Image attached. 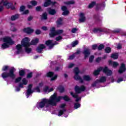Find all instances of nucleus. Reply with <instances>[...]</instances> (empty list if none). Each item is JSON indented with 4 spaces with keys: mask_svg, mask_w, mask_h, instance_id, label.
Segmentation results:
<instances>
[{
    "mask_svg": "<svg viewBox=\"0 0 126 126\" xmlns=\"http://www.w3.org/2000/svg\"><path fill=\"white\" fill-rule=\"evenodd\" d=\"M62 99H63L64 101H69L70 99L68 96L65 95L64 96H57V93H54L52 95L49 99L47 98H43L41 100V102H37L36 107L38 109H42L45 107L47 108L49 107V105L51 106H56L57 103L60 102Z\"/></svg>",
    "mask_w": 126,
    "mask_h": 126,
    "instance_id": "f257e3e1",
    "label": "nucleus"
},
{
    "mask_svg": "<svg viewBox=\"0 0 126 126\" xmlns=\"http://www.w3.org/2000/svg\"><path fill=\"white\" fill-rule=\"evenodd\" d=\"M73 72L74 73V79H75V80H79L81 82H83V80H85V81H90L91 80V77H90V76L89 75H85L83 76V79L78 75V74L79 73V69H78V68L76 67L74 69Z\"/></svg>",
    "mask_w": 126,
    "mask_h": 126,
    "instance_id": "f03ea898",
    "label": "nucleus"
},
{
    "mask_svg": "<svg viewBox=\"0 0 126 126\" xmlns=\"http://www.w3.org/2000/svg\"><path fill=\"white\" fill-rule=\"evenodd\" d=\"M101 70H103V72L105 73L107 76H111L113 74V71L111 70H110L108 68V67H105L104 68H103L102 67H100L98 68H97V70H94V75H98L99 73H100V71H101Z\"/></svg>",
    "mask_w": 126,
    "mask_h": 126,
    "instance_id": "7ed1b4c3",
    "label": "nucleus"
},
{
    "mask_svg": "<svg viewBox=\"0 0 126 126\" xmlns=\"http://www.w3.org/2000/svg\"><path fill=\"white\" fill-rule=\"evenodd\" d=\"M29 42H30V39L28 37H25L21 41L22 46L25 48L26 52V53H28V54L31 53L32 51L31 48H28L30 45H31Z\"/></svg>",
    "mask_w": 126,
    "mask_h": 126,
    "instance_id": "20e7f679",
    "label": "nucleus"
},
{
    "mask_svg": "<svg viewBox=\"0 0 126 126\" xmlns=\"http://www.w3.org/2000/svg\"><path fill=\"white\" fill-rule=\"evenodd\" d=\"M3 41L6 43L2 44V49H7V48L9 47L10 45H13V44H14V41H12L10 37L7 36L3 38Z\"/></svg>",
    "mask_w": 126,
    "mask_h": 126,
    "instance_id": "39448f33",
    "label": "nucleus"
},
{
    "mask_svg": "<svg viewBox=\"0 0 126 126\" xmlns=\"http://www.w3.org/2000/svg\"><path fill=\"white\" fill-rule=\"evenodd\" d=\"M14 71H15V68L14 67H12L9 70V72H3L1 74V76L3 79L4 78H7V77H11V78H15V75H14Z\"/></svg>",
    "mask_w": 126,
    "mask_h": 126,
    "instance_id": "423d86ee",
    "label": "nucleus"
},
{
    "mask_svg": "<svg viewBox=\"0 0 126 126\" xmlns=\"http://www.w3.org/2000/svg\"><path fill=\"white\" fill-rule=\"evenodd\" d=\"M43 86V83H40L38 85V87H36L35 89V91L31 90L32 88V85H29L28 87V89L27 91V98H28L33 92H40V87Z\"/></svg>",
    "mask_w": 126,
    "mask_h": 126,
    "instance_id": "0eeeda50",
    "label": "nucleus"
},
{
    "mask_svg": "<svg viewBox=\"0 0 126 126\" xmlns=\"http://www.w3.org/2000/svg\"><path fill=\"white\" fill-rule=\"evenodd\" d=\"M63 32V31L62 30L56 31L55 27H52L50 29V33H49V35L50 37H55V36H57V35H60V34H62Z\"/></svg>",
    "mask_w": 126,
    "mask_h": 126,
    "instance_id": "6e6552de",
    "label": "nucleus"
},
{
    "mask_svg": "<svg viewBox=\"0 0 126 126\" xmlns=\"http://www.w3.org/2000/svg\"><path fill=\"white\" fill-rule=\"evenodd\" d=\"M2 2H3V5L6 6L7 8H11V9H14V7L12 6V3H9L6 0H2Z\"/></svg>",
    "mask_w": 126,
    "mask_h": 126,
    "instance_id": "1a4fd4ad",
    "label": "nucleus"
},
{
    "mask_svg": "<svg viewBox=\"0 0 126 126\" xmlns=\"http://www.w3.org/2000/svg\"><path fill=\"white\" fill-rule=\"evenodd\" d=\"M85 90V87L82 86L81 87L76 86L75 88V91L76 93H81V92Z\"/></svg>",
    "mask_w": 126,
    "mask_h": 126,
    "instance_id": "9d476101",
    "label": "nucleus"
},
{
    "mask_svg": "<svg viewBox=\"0 0 126 126\" xmlns=\"http://www.w3.org/2000/svg\"><path fill=\"white\" fill-rule=\"evenodd\" d=\"M47 46H48L50 49H52L55 45H57V43H53V40H49L47 41L45 43Z\"/></svg>",
    "mask_w": 126,
    "mask_h": 126,
    "instance_id": "9b49d317",
    "label": "nucleus"
},
{
    "mask_svg": "<svg viewBox=\"0 0 126 126\" xmlns=\"http://www.w3.org/2000/svg\"><path fill=\"white\" fill-rule=\"evenodd\" d=\"M54 91V88H49V87L46 86L43 88V92L44 93H49V92H52Z\"/></svg>",
    "mask_w": 126,
    "mask_h": 126,
    "instance_id": "f8f14e48",
    "label": "nucleus"
},
{
    "mask_svg": "<svg viewBox=\"0 0 126 126\" xmlns=\"http://www.w3.org/2000/svg\"><path fill=\"white\" fill-rule=\"evenodd\" d=\"M83 54H84L85 56V59L88 58V57H89L90 55V49L88 48L85 49L83 52Z\"/></svg>",
    "mask_w": 126,
    "mask_h": 126,
    "instance_id": "ddd939ff",
    "label": "nucleus"
},
{
    "mask_svg": "<svg viewBox=\"0 0 126 126\" xmlns=\"http://www.w3.org/2000/svg\"><path fill=\"white\" fill-rule=\"evenodd\" d=\"M62 10H63V15H67L69 13V11L67 10V9L65 6H63L62 7Z\"/></svg>",
    "mask_w": 126,
    "mask_h": 126,
    "instance_id": "4468645a",
    "label": "nucleus"
},
{
    "mask_svg": "<svg viewBox=\"0 0 126 126\" xmlns=\"http://www.w3.org/2000/svg\"><path fill=\"white\" fill-rule=\"evenodd\" d=\"M24 32L27 33V34H31L34 32V30L30 28H26L23 29Z\"/></svg>",
    "mask_w": 126,
    "mask_h": 126,
    "instance_id": "2eb2a0df",
    "label": "nucleus"
},
{
    "mask_svg": "<svg viewBox=\"0 0 126 126\" xmlns=\"http://www.w3.org/2000/svg\"><path fill=\"white\" fill-rule=\"evenodd\" d=\"M46 47L44 44H40L39 46L37 47L36 51L37 53H42V51H43V49H45Z\"/></svg>",
    "mask_w": 126,
    "mask_h": 126,
    "instance_id": "dca6fc26",
    "label": "nucleus"
},
{
    "mask_svg": "<svg viewBox=\"0 0 126 126\" xmlns=\"http://www.w3.org/2000/svg\"><path fill=\"white\" fill-rule=\"evenodd\" d=\"M126 71V65L124 63L121 64V66L119 70V73H123Z\"/></svg>",
    "mask_w": 126,
    "mask_h": 126,
    "instance_id": "f3484780",
    "label": "nucleus"
},
{
    "mask_svg": "<svg viewBox=\"0 0 126 126\" xmlns=\"http://www.w3.org/2000/svg\"><path fill=\"white\" fill-rule=\"evenodd\" d=\"M80 18L79 19V22H84L86 20L85 16H84V13H80Z\"/></svg>",
    "mask_w": 126,
    "mask_h": 126,
    "instance_id": "a211bd4d",
    "label": "nucleus"
},
{
    "mask_svg": "<svg viewBox=\"0 0 126 126\" xmlns=\"http://www.w3.org/2000/svg\"><path fill=\"white\" fill-rule=\"evenodd\" d=\"M106 80H107V77L105 76H102L100 78L99 80H96V83H98V82H106Z\"/></svg>",
    "mask_w": 126,
    "mask_h": 126,
    "instance_id": "6ab92c4d",
    "label": "nucleus"
},
{
    "mask_svg": "<svg viewBox=\"0 0 126 126\" xmlns=\"http://www.w3.org/2000/svg\"><path fill=\"white\" fill-rule=\"evenodd\" d=\"M109 64H111V65H112L113 67H117V66H119V64L118 63V62L109 61Z\"/></svg>",
    "mask_w": 126,
    "mask_h": 126,
    "instance_id": "aec40b11",
    "label": "nucleus"
},
{
    "mask_svg": "<svg viewBox=\"0 0 126 126\" xmlns=\"http://www.w3.org/2000/svg\"><path fill=\"white\" fill-rule=\"evenodd\" d=\"M17 54H20L22 52V46L20 44L17 45L16 46Z\"/></svg>",
    "mask_w": 126,
    "mask_h": 126,
    "instance_id": "412c9836",
    "label": "nucleus"
},
{
    "mask_svg": "<svg viewBox=\"0 0 126 126\" xmlns=\"http://www.w3.org/2000/svg\"><path fill=\"white\" fill-rule=\"evenodd\" d=\"M70 94L71 95H72V97H73V98H76V102H78V101H79V100H80L81 99V98L80 97H78V95L77 94H73V93L72 92L70 93Z\"/></svg>",
    "mask_w": 126,
    "mask_h": 126,
    "instance_id": "4be33fe9",
    "label": "nucleus"
},
{
    "mask_svg": "<svg viewBox=\"0 0 126 126\" xmlns=\"http://www.w3.org/2000/svg\"><path fill=\"white\" fill-rule=\"evenodd\" d=\"M52 3V1L51 0H45V2H44V6L45 7H47V6H49V5H50Z\"/></svg>",
    "mask_w": 126,
    "mask_h": 126,
    "instance_id": "5701e85b",
    "label": "nucleus"
},
{
    "mask_svg": "<svg viewBox=\"0 0 126 126\" xmlns=\"http://www.w3.org/2000/svg\"><path fill=\"white\" fill-rule=\"evenodd\" d=\"M39 42V39L34 38L31 41V45H36V44H38Z\"/></svg>",
    "mask_w": 126,
    "mask_h": 126,
    "instance_id": "b1692460",
    "label": "nucleus"
},
{
    "mask_svg": "<svg viewBox=\"0 0 126 126\" xmlns=\"http://www.w3.org/2000/svg\"><path fill=\"white\" fill-rule=\"evenodd\" d=\"M48 12L49 14H51L52 15L56 14V10H55V9L49 8L48 9Z\"/></svg>",
    "mask_w": 126,
    "mask_h": 126,
    "instance_id": "393cba45",
    "label": "nucleus"
},
{
    "mask_svg": "<svg viewBox=\"0 0 126 126\" xmlns=\"http://www.w3.org/2000/svg\"><path fill=\"white\" fill-rule=\"evenodd\" d=\"M112 59H113L114 60H117L118 58H119V54L118 53H114L112 54L111 55Z\"/></svg>",
    "mask_w": 126,
    "mask_h": 126,
    "instance_id": "a878e982",
    "label": "nucleus"
},
{
    "mask_svg": "<svg viewBox=\"0 0 126 126\" xmlns=\"http://www.w3.org/2000/svg\"><path fill=\"white\" fill-rule=\"evenodd\" d=\"M19 17V15L16 14L15 15L12 16L11 17V20H12V21L16 20V19H18Z\"/></svg>",
    "mask_w": 126,
    "mask_h": 126,
    "instance_id": "bb28decb",
    "label": "nucleus"
},
{
    "mask_svg": "<svg viewBox=\"0 0 126 126\" xmlns=\"http://www.w3.org/2000/svg\"><path fill=\"white\" fill-rule=\"evenodd\" d=\"M63 18H60L57 22V26H60V25H62L63 24Z\"/></svg>",
    "mask_w": 126,
    "mask_h": 126,
    "instance_id": "cd10ccee",
    "label": "nucleus"
},
{
    "mask_svg": "<svg viewBox=\"0 0 126 126\" xmlns=\"http://www.w3.org/2000/svg\"><path fill=\"white\" fill-rule=\"evenodd\" d=\"M96 5V2H92L91 3L89 4L88 7L89 8H92V7H94Z\"/></svg>",
    "mask_w": 126,
    "mask_h": 126,
    "instance_id": "c85d7f7f",
    "label": "nucleus"
},
{
    "mask_svg": "<svg viewBox=\"0 0 126 126\" xmlns=\"http://www.w3.org/2000/svg\"><path fill=\"white\" fill-rule=\"evenodd\" d=\"M58 89H59L60 92H61V93L63 92V91H64V89H63V86H59L58 87Z\"/></svg>",
    "mask_w": 126,
    "mask_h": 126,
    "instance_id": "c756f323",
    "label": "nucleus"
},
{
    "mask_svg": "<svg viewBox=\"0 0 126 126\" xmlns=\"http://www.w3.org/2000/svg\"><path fill=\"white\" fill-rule=\"evenodd\" d=\"M65 4H74V1L73 0H72L71 1H69L68 2H65Z\"/></svg>",
    "mask_w": 126,
    "mask_h": 126,
    "instance_id": "7c9ffc66",
    "label": "nucleus"
},
{
    "mask_svg": "<svg viewBox=\"0 0 126 126\" xmlns=\"http://www.w3.org/2000/svg\"><path fill=\"white\" fill-rule=\"evenodd\" d=\"M102 32V31L98 29H94L93 30V32H94V33H98V32Z\"/></svg>",
    "mask_w": 126,
    "mask_h": 126,
    "instance_id": "2f4dec72",
    "label": "nucleus"
},
{
    "mask_svg": "<svg viewBox=\"0 0 126 126\" xmlns=\"http://www.w3.org/2000/svg\"><path fill=\"white\" fill-rule=\"evenodd\" d=\"M46 75L48 77H52L54 75V73L53 72H49L47 73Z\"/></svg>",
    "mask_w": 126,
    "mask_h": 126,
    "instance_id": "473e14b6",
    "label": "nucleus"
},
{
    "mask_svg": "<svg viewBox=\"0 0 126 126\" xmlns=\"http://www.w3.org/2000/svg\"><path fill=\"white\" fill-rule=\"evenodd\" d=\"M79 107H80V104H79V103H76L74 104V109H78Z\"/></svg>",
    "mask_w": 126,
    "mask_h": 126,
    "instance_id": "72a5a7b5",
    "label": "nucleus"
},
{
    "mask_svg": "<svg viewBox=\"0 0 126 126\" xmlns=\"http://www.w3.org/2000/svg\"><path fill=\"white\" fill-rule=\"evenodd\" d=\"M95 57L93 55H92L89 58V62L90 63H92L93 62V60H94Z\"/></svg>",
    "mask_w": 126,
    "mask_h": 126,
    "instance_id": "f704fd0d",
    "label": "nucleus"
},
{
    "mask_svg": "<svg viewBox=\"0 0 126 126\" xmlns=\"http://www.w3.org/2000/svg\"><path fill=\"white\" fill-rule=\"evenodd\" d=\"M77 44H78V41H75L72 43L71 46H72V47H75L76 46V45H77Z\"/></svg>",
    "mask_w": 126,
    "mask_h": 126,
    "instance_id": "c9c22d12",
    "label": "nucleus"
},
{
    "mask_svg": "<svg viewBox=\"0 0 126 126\" xmlns=\"http://www.w3.org/2000/svg\"><path fill=\"white\" fill-rule=\"evenodd\" d=\"M22 82H23V85H26V84H27L28 81H27V80H26V79H23L22 80Z\"/></svg>",
    "mask_w": 126,
    "mask_h": 126,
    "instance_id": "e433bc0d",
    "label": "nucleus"
},
{
    "mask_svg": "<svg viewBox=\"0 0 126 126\" xmlns=\"http://www.w3.org/2000/svg\"><path fill=\"white\" fill-rule=\"evenodd\" d=\"M2 5H3V3L2 2V1L0 2V11H2V10L3 9V6H2Z\"/></svg>",
    "mask_w": 126,
    "mask_h": 126,
    "instance_id": "4c0bfd02",
    "label": "nucleus"
},
{
    "mask_svg": "<svg viewBox=\"0 0 126 126\" xmlns=\"http://www.w3.org/2000/svg\"><path fill=\"white\" fill-rule=\"evenodd\" d=\"M104 48H105V46H104V45L100 44L98 47V50H103Z\"/></svg>",
    "mask_w": 126,
    "mask_h": 126,
    "instance_id": "58836bf2",
    "label": "nucleus"
},
{
    "mask_svg": "<svg viewBox=\"0 0 126 126\" xmlns=\"http://www.w3.org/2000/svg\"><path fill=\"white\" fill-rule=\"evenodd\" d=\"M65 111V110H60L59 113H58L59 117H61V116H62V115H63V112H64Z\"/></svg>",
    "mask_w": 126,
    "mask_h": 126,
    "instance_id": "ea45409f",
    "label": "nucleus"
},
{
    "mask_svg": "<svg viewBox=\"0 0 126 126\" xmlns=\"http://www.w3.org/2000/svg\"><path fill=\"white\" fill-rule=\"evenodd\" d=\"M41 18L42 19H44V20L47 19V14L46 13H43L42 14Z\"/></svg>",
    "mask_w": 126,
    "mask_h": 126,
    "instance_id": "a19ab883",
    "label": "nucleus"
},
{
    "mask_svg": "<svg viewBox=\"0 0 126 126\" xmlns=\"http://www.w3.org/2000/svg\"><path fill=\"white\" fill-rule=\"evenodd\" d=\"M111 51H112V49H111V48L107 47L106 49H105V52L106 53H110Z\"/></svg>",
    "mask_w": 126,
    "mask_h": 126,
    "instance_id": "79ce46f5",
    "label": "nucleus"
},
{
    "mask_svg": "<svg viewBox=\"0 0 126 126\" xmlns=\"http://www.w3.org/2000/svg\"><path fill=\"white\" fill-rule=\"evenodd\" d=\"M31 3L33 6H35V5H37V1H35V0H32V1H31Z\"/></svg>",
    "mask_w": 126,
    "mask_h": 126,
    "instance_id": "37998d69",
    "label": "nucleus"
},
{
    "mask_svg": "<svg viewBox=\"0 0 126 126\" xmlns=\"http://www.w3.org/2000/svg\"><path fill=\"white\" fill-rule=\"evenodd\" d=\"M20 81H21V77L17 78L15 80V83H18V82H20Z\"/></svg>",
    "mask_w": 126,
    "mask_h": 126,
    "instance_id": "c03bdc74",
    "label": "nucleus"
},
{
    "mask_svg": "<svg viewBox=\"0 0 126 126\" xmlns=\"http://www.w3.org/2000/svg\"><path fill=\"white\" fill-rule=\"evenodd\" d=\"M24 70H21L19 71V75H20V76H23V75H24Z\"/></svg>",
    "mask_w": 126,
    "mask_h": 126,
    "instance_id": "a18cd8bd",
    "label": "nucleus"
},
{
    "mask_svg": "<svg viewBox=\"0 0 126 126\" xmlns=\"http://www.w3.org/2000/svg\"><path fill=\"white\" fill-rule=\"evenodd\" d=\"M7 69H8V66H4L3 67L2 70H3V71H6Z\"/></svg>",
    "mask_w": 126,
    "mask_h": 126,
    "instance_id": "49530a36",
    "label": "nucleus"
},
{
    "mask_svg": "<svg viewBox=\"0 0 126 126\" xmlns=\"http://www.w3.org/2000/svg\"><path fill=\"white\" fill-rule=\"evenodd\" d=\"M101 60L102 58L98 57L95 60V62H96V63H100V62H101Z\"/></svg>",
    "mask_w": 126,
    "mask_h": 126,
    "instance_id": "de8ad7c7",
    "label": "nucleus"
},
{
    "mask_svg": "<svg viewBox=\"0 0 126 126\" xmlns=\"http://www.w3.org/2000/svg\"><path fill=\"white\" fill-rule=\"evenodd\" d=\"M97 47H98V45H97V44H94L92 46V49L93 50H96L97 49Z\"/></svg>",
    "mask_w": 126,
    "mask_h": 126,
    "instance_id": "09e8293b",
    "label": "nucleus"
},
{
    "mask_svg": "<svg viewBox=\"0 0 126 126\" xmlns=\"http://www.w3.org/2000/svg\"><path fill=\"white\" fill-rule=\"evenodd\" d=\"M73 66H74V64L71 63L69 64L68 67V68H71V67H73Z\"/></svg>",
    "mask_w": 126,
    "mask_h": 126,
    "instance_id": "8fccbe9b",
    "label": "nucleus"
},
{
    "mask_svg": "<svg viewBox=\"0 0 126 126\" xmlns=\"http://www.w3.org/2000/svg\"><path fill=\"white\" fill-rule=\"evenodd\" d=\"M36 11H40V10H41V6H38L36 7L35 8Z\"/></svg>",
    "mask_w": 126,
    "mask_h": 126,
    "instance_id": "3c124183",
    "label": "nucleus"
},
{
    "mask_svg": "<svg viewBox=\"0 0 126 126\" xmlns=\"http://www.w3.org/2000/svg\"><path fill=\"white\" fill-rule=\"evenodd\" d=\"M35 34H36V35H39V34H41V31L37 30L35 31Z\"/></svg>",
    "mask_w": 126,
    "mask_h": 126,
    "instance_id": "603ef678",
    "label": "nucleus"
},
{
    "mask_svg": "<svg viewBox=\"0 0 126 126\" xmlns=\"http://www.w3.org/2000/svg\"><path fill=\"white\" fill-rule=\"evenodd\" d=\"M62 39H63V37L61 36H59L56 37V41H60V40H62Z\"/></svg>",
    "mask_w": 126,
    "mask_h": 126,
    "instance_id": "864d4df0",
    "label": "nucleus"
},
{
    "mask_svg": "<svg viewBox=\"0 0 126 126\" xmlns=\"http://www.w3.org/2000/svg\"><path fill=\"white\" fill-rule=\"evenodd\" d=\"M76 32H77V30L76 28H73L71 30L72 33H75Z\"/></svg>",
    "mask_w": 126,
    "mask_h": 126,
    "instance_id": "5fc2aeb1",
    "label": "nucleus"
},
{
    "mask_svg": "<svg viewBox=\"0 0 126 126\" xmlns=\"http://www.w3.org/2000/svg\"><path fill=\"white\" fill-rule=\"evenodd\" d=\"M25 9V6H22L20 8V10L21 11H23V10H24Z\"/></svg>",
    "mask_w": 126,
    "mask_h": 126,
    "instance_id": "6e6d98bb",
    "label": "nucleus"
},
{
    "mask_svg": "<svg viewBox=\"0 0 126 126\" xmlns=\"http://www.w3.org/2000/svg\"><path fill=\"white\" fill-rule=\"evenodd\" d=\"M57 77H58V75H55L53 77L51 78V81H53V80H56V79H57Z\"/></svg>",
    "mask_w": 126,
    "mask_h": 126,
    "instance_id": "4d7b16f0",
    "label": "nucleus"
},
{
    "mask_svg": "<svg viewBox=\"0 0 126 126\" xmlns=\"http://www.w3.org/2000/svg\"><path fill=\"white\" fill-rule=\"evenodd\" d=\"M32 77V73H30L27 75V78H31Z\"/></svg>",
    "mask_w": 126,
    "mask_h": 126,
    "instance_id": "13d9d810",
    "label": "nucleus"
},
{
    "mask_svg": "<svg viewBox=\"0 0 126 126\" xmlns=\"http://www.w3.org/2000/svg\"><path fill=\"white\" fill-rule=\"evenodd\" d=\"M74 55H76V54H73V55H71L69 57V60H73V59L74 58Z\"/></svg>",
    "mask_w": 126,
    "mask_h": 126,
    "instance_id": "bf43d9fd",
    "label": "nucleus"
},
{
    "mask_svg": "<svg viewBox=\"0 0 126 126\" xmlns=\"http://www.w3.org/2000/svg\"><path fill=\"white\" fill-rule=\"evenodd\" d=\"M123 81H124V79H123V78H120L117 81V83H120L121 82Z\"/></svg>",
    "mask_w": 126,
    "mask_h": 126,
    "instance_id": "052dcab7",
    "label": "nucleus"
},
{
    "mask_svg": "<svg viewBox=\"0 0 126 126\" xmlns=\"http://www.w3.org/2000/svg\"><path fill=\"white\" fill-rule=\"evenodd\" d=\"M42 30H44V31H46V30H48V28H47V27H43L42 28Z\"/></svg>",
    "mask_w": 126,
    "mask_h": 126,
    "instance_id": "680f3d73",
    "label": "nucleus"
},
{
    "mask_svg": "<svg viewBox=\"0 0 126 126\" xmlns=\"http://www.w3.org/2000/svg\"><path fill=\"white\" fill-rule=\"evenodd\" d=\"M28 13H29V10H27L24 12L23 14H28Z\"/></svg>",
    "mask_w": 126,
    "mask_h": 126,
    "instance_id": "e2e57ef3",
    "label": "nucleus"
},
{
    "mask_svg": "<svg viewBox=\"0 0 126 126\" xmlns=\"http://www.w3.org/2000/svg\"><path fill=\"white\" fill-rule=\"evenodd\" d=\"M117 49H122V45H121L120 44H118L117 46Z\"/></svg>",
    "mask_w": 126,
    "mask_h": 126,
    "instance_id": "0e129e2a",
    "label": "nucleus"
},
{
    "mask_svg": "<svg viewBox=\"0 0 126 126\" xmlns=\"http://www.w3.org/2000/svg\"><path fill=\"white\" fill-rule=\"evenodd\" d=\"M64 107H65V103L62 104L61 105V106H60L61 108H64Z\"/></svg>",
    "mask_w": 126,
    "mask_h": 126,
    "instance_id": "69168bd1",
    "label": "nucleus"
},
{
    "mask_svg": "<svg viewBox=\"0 0 126 126\" xmlns=\"http://www.w3.org/2000/svg\"><path fill=\"white\" fill-rule=\"evenodd\" d=\"M32 18L31 16L29 17V18H28L29 21H30L32 20Z\"/></svg>",
    "mask_w": 126,
    "mask_h": 126,
    "instance_id": "338daca9",
    "label": "nucleus"
},
{
    "mask_svg": "<svg viewBox=\"0 0 126 126\" xmlns=\"http://www.w3.org/2000/svg\"><path fill=\"white\" fill-rule=\"evenodd\" d=\"M28 8H32V6L31 5H28Z\"/></svg>",
    "mask_w": 126,
    "mask_h": 126,
    "instance_id": "774afa93",
    "label": "nucleus"
}]
</instances>
